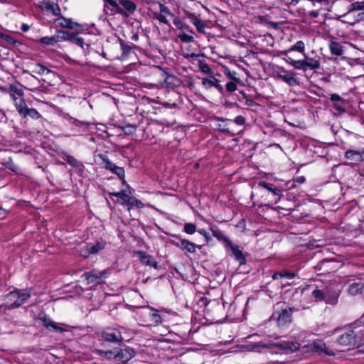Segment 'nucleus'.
<instances>
[{
	"label": "nucleus",
	"instance_id": "f257e3e1",
	"mask_svg": "<svg viewBox=\"0 0 364 364\" xmlns=\"http://www.w3.org/2000/svg\"><path fill=\"white\" fill-rule=\"evenodd\" d=\"M336 331H342L338 341H364V314L349 326Z\"/></svg>",
	"mask_w": 364,
	"mask_h": 364
},
{
	"label": "nucleus",
	"instance_id": "f03ea898",
	"mask_svg": "<svg viewBox=\"0 0 364 364\" xmlns=\"http://www.w3.org/2000/svg\"><path fill=\"white\" fill-rule=\"evenodd\" d=\"M166 97L170 96V98L167 100L161 101V114H166V109H171V116L170 117H164L163 120L164 123L166 124L167 126L173 125L176 122V114L179 110L178 107V102L181 97L180 94L176 92L175 90H169L166 95H165Z\"/></svg>",
	"mask_w": 364,
	"mask_h": 364
},
{
	"label": "nucleus",
	"instance_id": "7ed1b4c3",
	"mask_svg": "<svg viewBox=\"0 0 364 364\" xmlns=\"http://www.w3.org/2000/svg\"><path fill=\"white\" fill-rule=\"evenodd\" d=\"M295 310V308L290 307L285 302H278L274 306L271 318L276 321L279 326H285L292 322V314Z\"/></svg>",
	"mask_w": 364,
	"mask_h": 364
},
{
	"label": "nucleus",
	"instance_id": "20e7f679",
	"mask_svg": "<svg viewBox=\"0 0 364 364\" xmlns=\"http://www.w3.org/2000/svg\"><path fill=\"white\" fill-rule=\"evenodd\" d=\"M112 6V11L124 17H129L136 11L137 6L132 0H103Z\"/></svg>",
	"mask_w": 364,
	"mask_h": 364
},
{
	"label": "nucleus",
	"instance_id": "39448f33",
	"mask_svg": "<svg viewBox=\"0 0 364 364\" xmlns=\"http://www.w3.org/2000/svg\"><path fill=\"white\" fill-rule=\"evenodd\" d=\"M31 297V293L28 290H15L5 296L4 307L11 309L19 307Z\"/></svg>",
	"mask_w": 364,
	"mask_h": 364
},
{
	"label": "nucleus",
	"instance_id": "423d86ee",
	"mask_svg": "<svg viewBox=\"0 0 364 364\" xmlns=\"http://www.w3.org/2000/svg\"><path fill=\"white\" fill-rule=\"evenodd\" d=\"M43 323L47 328L50 330L63 333L65 337L69 341L75 339L76 338L75 336L78 335V328L70 327L64 323H56L53 321H47L46 319L43 321Z\"/></svg>",
	"mask_w": 364,
	"mask_h": 364
},
{
	"label": "nucleus",
	"instance_id": "0eeeda50",
	"mask_svg": "<svg viewBox=\"0 0 364 364\" xmlns=\"http://www.w3.org/2000/svg\"><path fill=\"white\" fill-rule=\"evenodd\" d=\"M99 354L101 355H104L105 358L108 359L114 358L118 361H121L123 363L127 362L134 355V350L129 348H125L123 349H120L119 350H98Z\"/></svg>",
	"mask_w": 364,
	"mask_h": 364
},
{
	"label": "nucleus",
	"instance_id": "6e6552de",
	"mask_svg": "<svg viewBox=\"0 0 364 364\" xmlns=\"http://www.w3.org/2000/svg\"><path fill=\"white\" fill-rule=\"evenodd\" d=\"M163 79V82H161V90H163V93L166 95L168 90H175V87L179 86L181 80L178 77L173 75H168L164 69L161 68V80Z\"/></svg>",
	"mask_w": 364,
	"mask_h": 364
},
{
	"label": "nucleus",
	"instance_id": "1a4fd4ad",
	"mask_svg": "<svg viewBox=\"0 0 364 364\" xmlns=\"http://www.w3.org/2000/svg\"><path fill=\"white\" fill-rule=\"evenodd\" d=\"M264 348L269 349H275L274 352L275 353H289L293 352V348L294 349H299L301 346V343H264L263 345H260Z\"/></svg>",
	"mask_w": 364,
	"mask_h": 364
},
{
	"label": "nucleus",
	"instance_id": "9d476101",
	"mask_svg": "<svg viewBox=\"0 0 364 364\" xmlns=\"http://www.w3.org/2000/svg\"><path fill=\"white\" fill-rule=\"evenodd\" d=\"M257 186L263 188L267 192L268 195H271L269 202L274 204L277 203L282 196V191L273 183H268L265 181H259Z\"/></svg>",
	"mask_w": 364,
	"mask_h": 364
},
{
	"label": "nucleus",
	"instance_id": "9b49d317",
	"mask_svg": "<svg viewBox=\"0 0 364 364\" xmlns=\"http://www.w3.org/2000/svg\"><path fill=\"white\" fill-rule=\"evenodd\" d=\"M63 117L68 122L72 130L75 132V135H82L86 132L90 124V122L80 121L67 113L63 114Z\"/></svg>",
	"mask_w": 364,
	"mask_h": 364
},
{
	"label": "nucleus",
	"instance_id": "f8f14e48",
	"mask_svg": "<svg viewBox=\"0 0 364 364\" xmlns=\"http://www.w3.org/2000/svg\"><path fill=\"white\" fill-rule=\"evenodd\" d=\"M105 341H129L130 338L122 336V332L117 328H107L101 333Z\"/></svg>",
	"mask_w": 364,
	"mask_h": 364
},
{
	"label": "nucleus",
	"instance_id": "ddd939ff",
	"mask_svg": "<svg viewBox=\"0 0 364 364\" xmlns=\"http://www.w3.org/2000/svg\"><path fill=\"white\" fill-rule=\"evenodd\" d=\"M178 241L173 242V244L181 249L186 255L188 253L194 254L196 253V248L200 249L201 246L196 245L188 240L182 239L180 237H177Z\"/></svg>",
	"mask_w": 364,
	"mask_h": 364
},
{
	"label": "nucleus",
	"instance_id": "4468645a",
	"mask_svg": "<svg viewBox=\"0 0 364 364\" xmlns=\"http://www.w3.org/2000/svg\"><path fill=\"white\" fill-rule=\"evenodd\" d=\"M227 252L230 251V255L240 265H244L247 263L246 257L240 250V247L237 245H234L232 242H230V245L225 247Z\"/></svg>",
	"mask_w": 364,
	"mask_h": 364
},
{
	"label": "nucleus",
	"instance_id": "2eb2a0df",
	"mask_svg": "<svg viewBox=\"0 0 364 364\" xmlns=\"http://www.w3.org/2000/svg\"><path fill=\"white\" fill-rule=\"evenodd\" d=\"M325 303L330 305H336L340 296V290L335 286H327L324 288Z\"/></svg>",
	"mask_w": 364,
	"mask_h": 364
},
{
	"label": "nucleus",
	"instance_id": "dca6fc26",
	"mask_svg": "<svg viewBox=\"0 0 364 364\" xmlns=\"http://www.w3.org/2000/svg\"><path fill=\"white\" fill-rule=\"evenodd\" d=\"M277 77L291 87L299 85V82L295 77L294 73L283 68L279 69V72L277 73Z\"/></svg>",
	"mask_w": 364,
	"mask_h": 364
},
{
	"label": "nucleus",
	"instance_id": "f3484780",
	"mask_svg": "<svg viewBox=\"0 0 364 364\" xmlns=\"http://www.w3.org/2000/svg\"><path fill=\"white\" fill-rule=\"evenodd\" d=\"M104 271H99L97 269H94L89 272H85L82 275V277L84 278L87 284H93L96 285L100 284L102 282V278L105 274Z\"/></svg>",
	"mask_w": 364,
	"mask_h": 364
},
{
	"label": "nucleus",
	"instance_id": "a211bd4d",
	"mask_svg": "<svg viewBox=\"0 0 364 364\" xmlns=\"http://www.w3.org/2000/svg\"><path fill=\"white\" fill-rule=\"evenodd\" d=\"M38 6L42 11L50 12L54 16H60V7L50 0H43L39 3Z\"/></svg>",
	"mask_w": 364,
	"mask_h": 364
},
{
	"label": "nucleus",
	"instance_id": "6ab92c4d",
	"mask_svg": "<svg viewBox=\"0 0 364 364\" xmlns=\"http://www.w3.org/2000/svg\"><path fill=\"white\" fill-rule=\"evenodd\" d=\"M142 316L145 318V326H156L159 318L158 311L149 308L144 309L142 312Z\"/></svg>",
	"mask_w": 364,
	"mask_h": 364
},
{
	"label": "nucleus",
	"instance_id": "aec40b11",
	"mask_svg": "<svg viewBox=\"0 0 364 364\" xmlns=\"http://www.w3.org/2000/svg\"><path fill=\"white\" fill-rule=\"evenodd\" d=\"M102 161L105 164V168L110 170L112 173L118 176L121 179H124L125 176L124 170L123 168L117 166L112 163L107 156H104L102 157Z\"/></svg>",
	"mask_w": 364,
	"mask_h": 364
},
{
	"label": "nucleus",
	"instance_id": "412c9836",
	"mask_svg": "<svg viewBox=\"0 0 364 364\" xmlns=\"http://www.w3.org/2000/svg\"><path fill=\"white\" fill-rule=\"evenodd\" d=\"M58 18L54 20L57 26L65 28L73 29L76 27H80L81 25L77 22L73 21L71 18H67L60 14V16H57Z\"/></svg>",
	"mask_w": 364,
	"mask_h": 364
},
{
	"label": "nucleus",
	"instance_id": "4be33fe9",
	"mask_svg": "<svg viewBox=\"0 0 364 364\" xmlns=\"http://www.w3.org/2000/svg\"><path fill=\"white\" fill-rule=\"evenodd\" d=\"M220 82V81L214 76H210L209 78H203L202 80V84L205 88L214 87L220 93L225 95V88Z\"/></svg>",
	"mask_w": 364,
	"mask_h": 364
},
{
	"label": "nucleus",
	"instance_id": "5701e85b",
	"mask_svg": "<svg viewBox=\"0 0 364 364\" xmlns=\"http://www.w3.org/2000/svg\"><path fill=\"white\" fill-rule=\"evenodd\" d=\"M215 119L219 122L216 124V129L218 132L223 133H230L232 135L235 134L231 128V124L228 122L229 119H223L219 117H215Z\"/></svg>",
	"mask_w": 364,
	"mask_h": 364
},
{
	"label": "nucleus",
	"instance_id": "b1692460",
	"mask_svg": "<svg viewBox=\"0 0 364 364\" xmlns=\"http://www.w3.org/2000/svg\"><path fill=\"white\" fill-rule=\"evenodd\" d=\"M186 16L190 20V21L196 27L198 32L203 33L204 28L206 26V23L203 22L198 16L194 13L187 12Z\"/></svg>",
	"mask_w": 364,
	"mask_h": 364
},
{
	"label": "nucleus",
	"instance_id": "393cba45",
	"mask_svg": "<svg viewBox=\"0 0 364 364\" xmlns=\"http://www.w3.org/2000/svg\"><path fill=\"white\" fill-rule=\"evenodd\" d=\"M136 255L141 263L154 267V269L158 268V262L149 255L146 254L144 252H138Z\"/></svg>",
	"mask_w": 364,
	"mask_h": 364
},
{
	"label": "nucleus",
	"instance_id": "a878e982",
	"mask_svg": "<svg viewBox=\"0 0 364 364\" xmlns=\"http://www.w3.org/2000/svg\"><path fill=\"white\" fill-rule=\"evenodd\" d=\"M59 30L52 36H45L38 39V43L44 46H55L60 41Z\"/></svg>",
	"mask_w": 364,
	"mask_h": 364
},
{
	"label": "nucleus",
	"instance_id": "bb28decb",
	"mask_svg": "<svg viewBox=\"0 0 364 364\" xmlns=\"http://www.w3.org/2000/svg\"><path fill=\"white\" fill-rule=\"evenodd\" d=\"M210 231L212 232L213 236L215 237L218 241L222 242L224 245V247L227 245H230L231 240L228 236L224 235L222 232L218 229H214L213 228H210Z\"/></svg>",
	"mask_w": 364,
	"mask_h": 364
},
{
	"label": "nucleus",
	"instance_id": "cd10ccee",
	"mask_svg": "<svg viewBox=\"0 0 364 364\" xmlns=\"http://www.w3.org/2000/svg\"><path fill=\"white\" fill-rule=\"evenodd\" d=\"M329 50L331 53L334 55L341 56L343 53V47L338 42L334 41L329 43Z\"/></svg>",
	"mask_w": 364,
	"mask_h": 364
},
{
	"label": "nucleus",
	"instance_id": "c85d7f7f",
	"mask_svg": "<svg viewBox=\"0 0 364 364\" xmlns=\"http://www.w3.org/2000/svg\"><path fill=\"white\" fill-rule=\"evenodd\" d=\"M345 157L354 163L360 162V150L348 149L345 152Z\"/></svg>",
	"mask_w": 364,
	"mask_h": 364
},
{
	"label": "nucleus",
	"instance_id": "c756f323",
	"mask_svg": "<svg viewBox=\"0 0 364 364\" xmlns=\"http://www.w3.org/2000/svg\"><path fill=\"white\" fill-rule=\"evenodd\" d=\"M363 288L364 284L363 282H354L349 286L348 292L352 295H356L358 294H361Z\"/></svg>",
	"mask_w": 364,
	"mask_h": 364
},
{
	"label": "nucleus",
	"instance_id": "7c9ffc66",
	"mask_svg": "<svg viewBox=\"0 0 364 364\" xmlns=\"http://www.w3.org/2000/svg\"><path fill=\"white\" fill-rule=\"evenodd\" d=\"M171 18L173 20V24L180 30L187 31L191 33H194L192 29H191L190 26L183 23L181 20L178 18H175L173 15H171Z\"/></svg>",
	"mask_w": 364,
	"mask_h": 364
},
{
	"label": "nucleus",
	"instance_id": "2f4dec72",
	"mask_svg": "<svg viewBox=\"0 0 364 364\" xmlns=\"http://www.w3.org/2000/svg\"><path fill=\"white\" fill-rule=\"evenodd\" d=\"M224 73L230 80L237 82L238 84L243 85L240 78L237 76V73L235 70H231L228 67L225 68Z\"/></svg>",
	"mask_w": 364,
	"mask_h": 364
},
{
	"label": "nucleus",
	"instance_id": "473e14b6",
	"mask_svg": "<svg viewBox=\"0 0 364 364\" xmlns=\"http://www.w3.org/2000/svg\"><path fill=\"white\" fill-rule=\"evenodd\" d=\"M60 41H69L73 42L77 36V33L74 32L66 31L64 30H59Z\"/></svg>",
	"mask_w": 364,
	"mask_h": 364
},
{
	"label": "nucleus",
	"instance_id": "72a5a7b5",
	"mask_svg": "<svg viewBox=\"0 0 364 364\" xmlns=\"http://www.w3.org/2000/svg\"><path fill=\"white\" fill-rule=\"evenodd\" d=\"M286 61L294 68L306 71L305 60H295L291 58L286 59Z\"/></svg>",
	"mask_w": 364,
	"mask_h": 364
},
{
	"label": "nucleus",
	"instance_id": "f704fd0d",
	"mask_svg": "<svg viewBox=\"0 0 364 364\" xmlns=\"http://www.w3.org/2000/svg\"><path fill=\"white\" fill-rule=\"evenodd\" d=\"M18 114L23 117L27 109L28 108L24 99H20L18 102L14 105Z\"/></svg>",
	"mask_w": 364,
	"mask_h": 364
},
{
	"label": "nucleus",
	"instance_id": "c9c22d12",
	"mask_svg": "<svg viewBox=\"0 0 364 364\" xmlns=\"http://www.w3.org/2000/svg\"><path fill=\"white\" fill-rule=\"evenodd\" d=\"M23 85L20 83L16 84H11L9 86L10 93L16 94L17 95L22 97L24 95V92L23 90Z\"/></svg>",
	"mask_w": 364,
	"mask_h": 364
},
{
	"label": "nucleus",
	"instance_id": "e433bc0d",
	"mask_svg": "<svg viewBox=\"0 0 364 364\" xmlns=\"http://www.w3.org/2000/svg\"><path fill=\"white\" fill-rule=\"evenodd\" d=\"M364 10V0L362 1H355L350 4L348 12H355Z\"/></svg>",
	"mask_w": 364,
	"mask_h": 364
},
{
	"label": "nucleus",
	"instance_id": "4c0bfd02",
	"mask_svg": "<svg viewBox=\"0 0 364 364\" xmlns=\"http://www.w3.org/2000/svg\"><path fill=\"white\" fill-rule=\"evenodd\" d=\"M306 70L317 69L320 67V63L318 60L309 58V61L305 60Z\"/></svg>",
	"mask_w": 364,
	"mask_h": 364
},
{
	"label": "nucleus",
	"instance_id": "58836bf2",
	"mask_svg": "<svg viewBox=\"0 0 364 364\" xmlns=\"http://www.w3.org/2000/svg\"><path fill=\"white\" fill-rule=\"evenodd\" d=\"M30 117L33 119H38L41 117L39 112L34 108H28L23 117Z\"/></svg>",
	"mask_w": 364,
	"mask_h": 364
},
{
	"label": "nucleus",
	"instance_id": "ea45409f",
	"mask_svg": "<svg viewBox=\"0 0 364 364\" xmlns=\"http://www.w3.org/2000/svg\"><path fill=\"white\" fill-rule=\"evenodd\" d=\"M312 296L317 301L325 302L324 289H315L312 291Z\"/></svg>",
	"mask_w": 364,
	"mask_h": 364
},
{
	"label": "nucleus",
	"instance_id": "a19ab883",
	"mask_svg": "<svg viewBox=\"0 0 364 364\" xmlns=\"http://www.w3.org/2000/svg\"><path fill=\"white\" fill-rule=\"evenodd\" d=\"M33 71L41 75H44L50 73V70L48 68L41 63H38L35 65V69Z\"/></svg>",
	"mask_w": 364,
	"mask_h": 364
},
{
	"label": "nucleus",
	"instance_id": "79ce46f5",
	"mask_svg": "<svg viewBox=\"0 0 364 364\" xmlns=\"http://www.w3.org/2000/svg\"><path fill=\"white\" fill-rule=\"evenodd\" d=\"M104 248L105 244L102 242H97L95 245L88 246V250L90 254L97 253Z\"/></svg>",
	"mask_w": 364,
	"mask_h": 364
},
{
	"label": "nucleus",
	"instance_id": "37998d69",
	"mask_svg": "<svg viewBox=\"0 0 364 364\" xmlns=\"http://www.w3.org/2000/svg\"><path fill=\"white\" fill-rule=\"evenodd\" d=\"M305 44L302 41H298L294 46L289 49L290 51L296 50L300 53L304 52Z\"/></svg>",
	"mask_w": 364,
	"mask_h": 364
},
{
	"label": "nucleus",
	"instance_id": "c03bdc74",
	"mask_svg": "<svg viewBox=\"0 0 364 364\" xmlns=\"http://www.w3.org/2000/svg\"><path fill=\"white\" fill-rule=\"evenodd\" d=\"M112 195L119 198L126 204L128 203L129 198H130L129 195L127 194L125 191L113 193Z\"/></svg>",
	"mask_w": 364,
	"mask_h": 364
},
{
	"label": "nucleus",
	"instance_id": "a18cd8bd",
	"mask_svg": "<svg viewBox=\"0 0 364 364\" xmlns=\"http://www.w3.org/2000/svg\"><path fill=\"white\" fill-rule=\"evenodd\" d=\"M177 36L183 43H188L194 41V38L193 36L186 34L183 32L179 33Z\"/></svg>",
	"mask_w": 364,
	"mask_h": 364
},
{
	"label": "nucleus",
	"instance_id": "49530a36",
	"mask_svg": "<svg viewBox=\"0 0 364 364\" xmlns=\"http://www.w3.org/2000/svg\"><path fill=\"white\" fill-rule=\"evenodd\" d=\"M183 230L186 233L192 235L196 232V225L193 223H186L183 227Z\"/></svg>",
	"mask_w": 364,
	"mask_h": 364
},
{
	"label": "nucleus",
	"instance_id": "de8ad7c7",
	"mask_svg": "<svg viewBox=\"0 0 364 364\" xmlns=\"http://www.w3.org/2000/svg\"><path fill=\"white\" fill-rule=\"evenodd\" d=\"M228 122L231 125L235 123L239 126H242L246 122V118L242 115H238L234 119H229Z\"/></svg>",
	"mask_w": 364,
	"mask_h": 364
},
{
	"label": "nucleus",
	"instance_id": "09e8293b",
	"mask_svg": "<svg viewBox=\"0 0 364 364\" xmlns=\"http://www.w3.org/2000/svg\"><path fill=\"white\" fill-rule=\"evenodd\" d=\"M237 82L235 81H229L225 85V91L227 92H232L237 90Z\"/></svg>",
	"mask_w": 364,
	"mask_h": 364
},
{
	"label": "nucleus",
	"instance_id": "8fccbe9b",
	"mask_svg": "<svg viewBox=\"0 0 364 364\" xmlns=\"http://www.w3.org/2000/svg\"><path fill=\"white\" fill-rule=\"evenodd\" d=\"M198 65H199L200 70L203 73H206V74H209L211 73V68H210L208 64L206 63L205 61L200 60Z\"/></svg>",
	"mask_w": 364,
	"mask_h": 364
},
{
	"label": "nucleus",
	"instance_id": "3c124183",
	"mask_svg": "<svg viewBox=\"0 0 364 364\" xmlns=\"http://www.w3.org/2000/svg\"><path fill=\"white\" fill-rule=\"evenodd\" d=\"M130 207L136 206L139 208H141L143 207V203L139 200L138 199L131 197L129 198V202L127 203Z\"/></svg>",
	"mask_w": 364,
	"mask_h": 364
},
{
	"label": "nucleus",
	"instance_id": "603ef678",
	"mask_svg": "<svg viewBox=\"0 0 364 364\" xmlns=\"http://www.w3.org/2000/svg\"><path fill=\"white\" fill-rule=\"evenodd\" d=\"M277 275H279L280 277H285L288 279H293L295 277V274L293 273V272H287V271H284V273H282V272H278V273H274V275H273V279H277Z\"/></svg>",
	"mask_w": 364,
	"mask_h": 364
},
{
	"label": "nucleus",
	"instance_id": "864d4df0",
	"mask_svg": "<svg viewBox=\"0 0 364 364\" xmlns=\"http://www.w3.org/2000/svg\"><path fill=\"white\" fill-rule=\"evenodd\" d=\"M65 160L67 161L68 164H69L70 166L73 167H77L78 165V161L73 156L68 154L65 155Z\"/></svg>",
	"mask_w": 364,
	"mask_h": 364
},
{
	"label": "nucleus",
	"instance_id": "5fc2aeb1",
	"mask_svg": "<svg viewBox=\"0 0 364 364\" xmlns=\"http://www.w3.org/2000/svg\"><path fill=\"white\" fill-rule=\"evenodd\" d=\"M306 181V178L304 176H294L293 178V184L292 187H296L297 185H301L304 183Z\"/></svg>",
	"mask_w": 364,
	"mask_h": 364
},
{
	"label": "nucleus",
	"instance_id": "6e6d98bb",
	"mask_svg": "<svg viewBox=\"0 0 364 364\" xmlns=\"http://www.w3.org/2000/svg\"><path fill=\"white\" fill-rule=\"evenodd\" d=\"M346 104L345 102H336L333 103V107L339 113H343L346 112V109L344 107V105Z\"/></svg>",
	"mask_w": 364,
	"mask_h": 364
},
{
	"label": "nucleus",
	"instance_id": "4d7b16f0",
	"mask_svg": "<svg viewBox=\"0 0 364 364\" xmlns=\"http://www.w3.org/2000/svg\"><path fill=\"white\" fill-rule=\"evenodd\" d=\"M330 100L334 103L346 102V100L343 98H342L339 95L336 93L331 95Z\"/></svg>",
	"mask_w": 364,
	"mask_h": 364
},
{
	"label": "nucleus",
	"instance_id": "13d9d810",
	"mask_svg": "<svg viewBox=\"0 0 364 364\" xmlns=\"http://www.w3.org/2000/svg\"><path fill=\"white\" fill-rule=\"evenodd\" d=\"M122 129L126 134L129 135V134H132L135 132L136 127L132 125H127V126L123 127Z\"/></svg>",
	"mask_w": 364,
	"mask_h": 364
},
{
	"label": "nucleus",
	"instance_id": "bf43d9fd",
	"mask_svg": "<svg viewBox=\"0 0 364 364\" xmlns=\"http://www.w3.org/2000/svg\"><path fill=\"white\" fill-rule=\"evenodd\" d=\"M198 232L199 234L202 235L205 237V241H206V244H208L210 241L211 237H210L209 233L205 230H204V229H199L198 230Z\"/></svg>",
	"mask_w": 364,
	"mask_h": 364
},
{
	"label": "nucleus",
	"instance_id": "052dcab7",
	"mask_svg": "<svg viewBox=\"0 0 364 364\" xmlns=\"http://www.w3.org/2000/svg\"><path fill=\"white\" fill-rule=\"evenodd\" d=\"M160 312H161V323L164 321V318L163 316H164V313H166V314H168L170 315H172V316H175L176 315V312L172 311V310H167L164 308H161V310H160Z\"/></svg>",
	"mask_w": 364,
	"mask_h": 364
},
{
	"label": "nucleus",
	"instance_id": "680f3d73",
	"mask_svg": "<svg viewBox=\"0 0 364 364\" xmlns=\"http://www.w3.org/2000/svg\"><path fill=\"white\" fill-rule=\"evenodd\" d=\"M73 43L76 44L77 46L81 47L82 48H84V45H85L84 39L78 36V35H77V36L75 38Z\"/></svg>",
	"mask_w": 364,
	"mask_h": 364
},
{
	"label": "nucleus",
	"instance_id": "e2e57ef3",
	"mask_svg": "<svg viewBox=\"0 0 364 364\" xmlns=\"http://www.w3.org/2000/svg\"><path fill=\"white\" fill-rule=\"evenodd\" d=\"M120 45L122 50L123 51V54L127 55L130 52L132 47L129 45L125 44L123 42H121Z\"/></svg>",
	"mask_w": 364,
	"mask_h": 364
},
{
	"label": "nucleus",
	"instance_id": "0e129e2a",
	"mask_svg": "<svg viewBox=\"0 0 364 364\" xmlns=\"http://www.w3.org/2000/svg\"><path fill=\"white\" fill-rule=\"evenodd\" d=\"M241 93L242 94V95L244 97H245V95L243 92H241ZM245 98V105L249 106V107H253V106H255V105H257L258 104L254 100H252V99H247L246 97Z\"/></svg>",
	"mask_w": 364,
	"mask_h": 364
},
{
	"label": "nucleus",
	"instance_id": "69168bd1",
	"mask_svg": "<svg viewBox=\"0 0 364 364\" xmlns=\"http://www.w3.org/2000/svg\"><path fill=\"white\" fill-rule=\"evenodd\" d=\"M166 7L161 4V23H168V20L162 14L165 11Z\"/></svg>",
	"mask_w": 364,
	"mask_h": 364
},
{
	"label": "nucleus",
	"instance_id": "338daca9",
	"mask_svg": "<svg viewBox=\"0 0 364 364\" xmlns=\"http://www.w3.org/2000/svg\"><path fill=\"white\" fill-rule=\"evenodd\" d=\"M210 303L211 302L208 301L206 297H201L199 300V304L205 306V307H208L210 304Z\"/></svg>",
	"mask_w": 364,
	"mask_h": 364
},
{
	"label": "nucleus",
	"instance_id": "774afa93",
	"mask_svg": "<svg viewBox=\"0 0 364 364\" xmlns=\"http://www.w3.org/2000/svg\"><path fill=\"white\" fill-rule=\"evenodd\" d=\"M319 9L318 10H313V11H311L309 13V16L311 18H316L319 15Z\"/></svg>",
	"mask_w": 364,
	"mask_h": 364
}]
</instances>
